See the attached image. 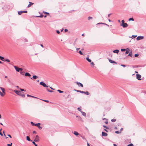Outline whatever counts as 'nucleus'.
I'll use <instances>...</instances> for the list:
<instances>
[{
    "mask_svg": "<svg viewBox=\"0 0 146 146\" xmlns=\"http://www.w3.org/2000/svg\"><path fill=\"white\" fill-rule=\"evenodd\" d=\"M14 92L18 95L21 96L23 98H25V95L24 94H22L21 92L16 90H14Z\"/></svg>",
    "mask_w": 146,
    "mask_h": 146,
    "instance_id": "1",
    "label": "nucleus"
},
{
    "mask_svg": "<svg viewBox=\"0 0 146 146\" xmlns=\"http://www.w3.org/2000/svg\"><path fill=\"white\" fill-rule=\"evenodd\" d=\"M0 89L2 90V93L0 91V95L1 96L3 97V96L5 94V89L4 88L2 87H0Z\"/></svg>",
    "mask_w": 146,
    "mask_h": 146,
    "instance_id": "2",
    "label": "nucleus"
},
{
    "mask_svg": "<svg viewBox=\"0 0 146 146\" xmlns=\"http://www.w3.org/2000/svg\"><path fill=\"white\" fill-rule=\"evenodd\" d=\"M39 137L38 135H36V137L34 140V141L35 142H38L39 141Z\"/></svg>",
    "mask_w": 146,
    "mask_h": 146,
    "instance_id": "3",
    "label": "nucleus"
},
{
    "mask_svg": "<svg viewBox=\"0 0 146 146\" xmlns=\"http://www.w3.org/2000/svg\"><path fill=\"white\" fill-rule=\"evenodd\" d=\"M40 84L42 86L44 87H48V86H47L43 82H40Z\"/></svg>",
    "mask_w": 146,
    "mask_h": 146,
    "instance_id": "4",
    "label": "nucleus"
},
{
    "mask_svg": "<svg viewBox=\"0 0 146 146\" xmlns=\"http://www.w3.org/2000/svg\"><path fill=\"white\" fill-rule=\"evenodd\" d=\"M121 25L122 26L123 28H125L127 27L128 25L126 23H125L123 24H121Z\"/></svg>",
    "mask_w": 146,
    "mask_h": 146,
    "instance_id": "5",
    "label": "nucleus"
},
{
    "mask_svg": "<svg viewBox=\"0 0 146 146\" xmlns=\"http://www.w3.org/2000/svg\"><path fill=\"white\" fill-rule=\"evenodd\" d=\"M144 38V37L142 36H138L136 38V39L137 40H140L143 39Z\"/></svg>",
    "mask_w": 146,
    "mask_h": 146,
    "instance_id": "6",
    "label": "nucleus"
},
{
    "mask_svg": "<svg viewBox=\"0 0 146 146\" xmlns=\"http://www.w3.org/2000/svg\"><path fill=\"white\" fill-rule=\"evenodd\" d=\"M76 83L79 87H83V85L80 82H77Z\"/></svg>",
    "mask_w": 146,
    "mask_h": 146,
    "instance_id": "7",
    "label": "nucleus"
},
{
    "mask_svg": "<svg viewBox=\"0 0 146 146\" xmlns=\"http://www.w3.org/2000/svg\"><path fill=\"white\" fill-rule=\"evenodd\" d=\"M136 78L138 80H141V79L140 78L141 77V76L139 74H137L136 75Z\"/></svg>",
    "mask_w": 146,
    "mask_h": 146,
    "instance_id": "8",
    "label": "nucleus"
},
{
    "mask_svg": "<svg viewBox=\"0 0 146 146\" xmlns=\"http://www.w3.org/2000/svg\"><path fill=\"white\" fill-rule=\"evenodd\" d=\"M82 94H85L87 95H89L90 94L89 93L88 91L84 92L83 91H82Z\"/></svg>",
    "mask_w": 146,
    "mask_h": 146,
    "instance_id": "9",
    "label": "nucleus"
},
{
    "mask_svg": "<svg viewBox=\"0 0 146 146\" xmlns=\"http://www.w3.org/2000/svg\"><path fill=\"white\" fill-rule=\"evenodd\" d=\"M107 135H108V134L106 133L105 132H102V136L106 137Z\"/></svg>",
    "mask_w": 146,
    "mask_h": 146,
    "instance_id": "10",
    "label": "nucleus"
},
{
    "mask_svg": "<svg viewBox=\"0 0 146 146\" xmlns=\"http://www.w3.org/2000/svg\"><path fill=\"white\" fill-rule=\"evenodd\" d=\"M14 67L16 71L18 72H19V68L17 67L16 66H14Z\"/></svg>",
    "mask_w": 146,
    "mask_h": 146,
    "instance_id": "11",
    "label": "nucleus"
},
{
    "mask_svg": "<svg viewBox=\"0 0 146 146\" xmlns=\"http://www.w3.org/2000/svg\"><path fill=\"white\" fill-rule=\"evenodd\" d=\"M21 40L22 41H23L25 42H28V40L26 38H23L21 39Z\"/></svg>",
    "mask_w": 146,
    "mask_h": 146,
    "instance_id": "12",
    "label": "nucleus"
},
{
    "mask_svg": "<svg viewBox=\"0 0 146 146\" xmlns=\"http://www.w3.org/2000/svg\"><path fill=\"white\" fill-rule=\"evenodd\" d=\"M25 76H26L30 77L31 76V75L29 73L26 72L25 73Z\"/></svg>",
    "mask_w": 146,
    "mask_h": 146,
    "instance_id": "13",
    "label": "nucleus"
},
{
    "mask_svg": "<svg viewBox=\"0 0 146 146\" xmlns=\"http://www.w3.org/2000/svg\"><path fill=\"white\" fill-rule=\"evenodd\" d=\"M109 62L111 63H117L113 61L111 59L109 60Z\"/></svg>",
    "mask_w": 146,
    "mask_h": 146,
    "instance_id": "14",
    "label": "nucleus"
},
{
    "mask_svg": "<svg viewBox=\"0 0 146 146\" xmlns=\"http://www.w3.org/2000/svg\"><path fill=\"white\" fill-rule=\"evenodd\" d=\"M119 50H114L113 51V52L114 53H117V54L119 52Z\"/></svg>",
    "mask_w": 146,
    "mask_h": 146,
    "instance_id": "15",
    "label": "nucleus"
},
{
    "mask_svg": "<svg viewBox=\"0 0 146 146\" xmlns=\"http://www.w3.org/2000/svg\"><path fill=\"white\" fill-rule=\"evenodd\" d=\"M26 139H27V140L29 141H32V140L30 139V137L28 136H27Z\"/></svg>",
    "mask_w": 146,
    "mask_h": 146,
    "instance_id": "16",
    "label": "nucleus"
},
{
    "mask_svg": "<svg viewBox=\"0 0 146 146\" xmlns=\"http://www.w3.org/2000/svg\"><path fill=\"white\" fill-rule=\"evenodd\" d=\"M86 59L89 62H91L92 61L89 58L88 56L86 57Z\"/></svg>",
    "mask_w": 146,
    "mask_h": 146,
    "instance_id": "17",
    "label": "nucleus"
},
{
    "mask_svg": "<svg viewBox=\"0 0 146 146\" xmlns=\"http://www.w3.org/2000/svg\"><path fill=\"white\" fill-rule=\"evenodd\" d=\"M29 4L28 5V7H30L31 5H33V3L32 2H29Z\"/></svg>",
    "mask_w": 146,
    "mask_h": 146,
    "instance_id": "18",
    "label": "nucleus"
},
{
    "mask_svg": "<svg viewBox=\"0 0 146 146\" xmlns=\"http://www.w3.org/2000/svg\"><path fill=\"white\" fill-rule=\"evenodd\" d=\"M103 120H106V121L105 122V123H106V124H107L108 123V119L106 118H103Z\"/></svg>",
    "mask_w": 146,
    "mask_h": 146,
    "instance_id": "19",
    "label": "nucleus"
},
{
    "mask_svg": "<svg viewBox=\"0 0 146 146\" xmlns=\"http://www.w3.org/2000/svg\"><path fill=\"white\" fill-rule=\"evenodd\" d=\"M23 13H24L23 11H20L18 12V14L19 15H21Z\"/></svg>",
    "mask_w": 146,
    "mask_h": 146,
    "instance_id": "20",
    "label": "nucleus"
},
{
    "mask_svg": "<svg viewBox=\"0 0 146 146\" xmlns=\"http://www.w3.org/2000/svg\"><path fill=\"white\" fill-rule=\"evenodd\" d=\"M27 97H32V98H38L36 97H34V96H31L30 95H29V94H27Z\"/></svg>",
    "mask_w": 146,
    "mask_h": 146,
    "instance_id": "21",
    "label": "nucleus"
},
{
    "mask_svg": "<svg viewBox=\"0 0 146 146\" xmlns=\"http://www.w3.org/2000/svg\"><path fill=\"white\" fill-rule=\"evenodd\" d=\"M74 134L76 136H77L79 134L76 131H74Z\"/></svg>",
    "mask_w": 146,
    "mask_h": 146,
    "instance_id": "22",
    "label": "nucleus"
},
{
    "mask_svg": "<svg viewBox=\"0 0 146 146\" xmlns=\"http://www.w3.org/2000/svg\"><path fill=\"white\" fill-rule=\"evenodd\" d=\"M127 49H128V50H125V51H126V52H125V54H128L129 53V48H127Z\"/></svg>",
    "mask_w": 146,
    "mask_h": 146,
    "instance_id": "23",
    "label": "nucleus"
},
{
    "mask_svg": "<svg viewBox=\"0 0 146 146\" xmlns=\"http://www.w3.org/2000/svg\"><path fill=\"white\" fill-rule=\"evenodd\" d=\"M81 113H82V115L84 116H86V113L85 112H83V111H81Z\"/></svg>",
    "mask_w": 146,
    "mask_h": 146,
    "instance_id": "24",
    "label": "nucleus"
},
{
    "mask_svg": "<svg viewBox=\"0 0 146 146\" xmlns=\"http://www.w3.org/2000/svg\"><path fill=\"white\" fill-rule=\"evenodd\" d=\"M128 56H130L131 57H132V53L131 52H129V54Z\"/></svg>",
    "mask_w": 146,
    "mask_h": 146,
    "instance_id": "25",
    "label": "nucleus"
},
{
    "mask_svg": "<svg viewBox=\"0 0 146 146\" xmlns=\"http://www.w3.org/2000/svg\"><path fill=\"white\" fill-rule=\"evenodd\" d=\"M40 125V123H37L35 124V126H37L38 127Z\"/></svg>",
    "mask_w": 146,
    "mask_h": 146,
    "instance_id": "26",
    "label": "nucleus"
},
{
    "mask_svg": "<svg viewBox=\"0 0 146 146\" xmlns=\"http://www.w3.org/2000/svg\"><path fill=\"white\" fill-rule=\"evenodd\" d=\"M77 109L79 111H80L81 112V111H81L82 110H81V107H80L78 108H77Z\"/></svg>",
    "mask_w": 146,
    "mask_h": 146,
    "instance_id": "27",
    "label": "nucleus"
},
{
    "mask_svg": "<svg viewBox=\"0 0 146 146\" xmlns=\"http://www.w3.org/2000/svg\"><path fill=\"white\" fill-rule=\"evenodd\" d=\"M116 121V119H111V121L112 122H115Z\"/></svg>",
    "mask_w": 146,
    "mask_h": 146,
    "instance_id": "28",
    "label": "nucleus"
},
{
    "mask_svg": "<svg viewBox=\"0 0 146 146\" xmlns=\"http://www.w3.org/2000/svg\"><path fill=\"white\" fill-rule=\"evenodd\" d=\"M0 59L3 61H4V58L3 57L0 56Z\"/></svg>",
    "mask_w": 146,
    "mask_h": 146,
    "instance_id": "29",
    "label": "nucleus"
},
{
    "mask_svg": "<svg viewBox=\"0 0 146 146\" xmlns=\"http://www.w3.org/2000/svg\"><path fill=\"white\" fill-rule=\"evenodd\" d=\"M75 90V91L77 92H80V93H82V92H82V91L79 90Z\"/></svg>",
    "mask_w": 146,
    "mask_h": 146,
    "instance_id": "30",
    "label": "nucleus"
},
{
    "mask_svg": "<svg viewBox=\"0 0 146 146\" xmlns=\"http://www.w3.org/2000/svg\"><path fill=\"white\" fill-rule=\"evenodd\" d=\"M91 64L92 67H93L94 66V64L93 62H91Z\"/></svg>",
    "mask_w": 146,
    "mask_h": 146,
    "instance_id": "31",
    "label": "nucleus"
},
{
    "mask_svg": "<svg viewBox=\"0 0 146 146\" xmlns=\"http://www.w3.org/2000/svg\"><path fill=\"white\" fill-rule=\"evenodd\" d=\"M36 16L37 17H43V15H40L39 16Z\"/></svg>",
    "mask_w": 146,
    "mask_h": 146,
    "instance_id": "32",
    "label": "nucleus"
},
{
    "mask_svg": "<svg viewBox=\"0 0 146 146\" xmlns=\"http://www.w3.org/2000/svg\"><path fill=\"white\" fill-rule=\"evenodd\" d=\"M37 78V76L36 75L33 76V78L34 79H36Z\"/></svg>",
    "mask_w": 146,
    "mask_h": 146,
    "instance_id": "33",
    "label": "nucleus"
},
{
    "mask_svg": "<svg viewBox=\"0 0 146 146\" xmlns=\"http://www.w3.org/2000/svg\"><path fill=\"white\" fill-rule=\"evenodd\" d=\"M35 141H33L32 142L33 143L35 146H37V145L35 143Z\"/></svg>",
    "mask_w": 146,
    "mask_h": 146,
    "instance_id": "34",
    "label": "nucleus"
},
{
    "mask_svg": "<svg viewBox=\"0 0 146 146\" xmlns=\"http://www.w3.org/2000/svg\"><path fill=\"white\" fill-rule=\"evenodd\" d=\"M57 91L60 93H62L63 92V91H61L59 90H58Z\"/></svg>",
    "mask_w": 146,
    "mask_h": 146,
    "instance_id": "35",
    "label": "nucleus"
},
{
    "mask_svg": "<svg viewBox=\"0 0 146 146\" xmlns=\"http://www.w3.org/2000/svg\"><path fill=\"white\" fill-rule=\"evenodd\" d=\"M129 21H134V19L133 18H131L129 19Z\"/></svg>",
    "mask_w": 146,
    "mask_h": 146,
    "instance_id": "36",
    "label": "nucleus"
},
{
    "mask_svg": "<svg viewBox=\"0 0 146 146\" xmlns=\"http://www.w3.org/2000/svg\"><path fill=\"white\" fill-rule=\"evenodd\" d=\"M115 133L117 134H119L121 133V132L120 131H115Z\"/></svg>",
    "mask_w": 146,
    "mask_h": 146,
    "instance_id": "37",
    "label": "nucleus"
},
{
    "mask_svg": "<svg viewBox=\"0 0 146 146\" xmlns=\"http://www.w3.org/2000/svg\"><path fill=\"white\" fill-rule=\"evenodd\" d=\"M47 90L49 92H53V91H52V90H50L49 89H47Z\"/></svg>",
    "mask_w": 146,
    "mask_h": 146,
    "instance_id": "38",
    "label": "nucleus"
},
{
    "mask_svg": "<svg viewBox=\"0 0 146 146\" xmlns=\"http://www.w3.org/2000/svg\"><path fill=\"white\" fill-rule=\"evenodd\" d=\"M4 61H6L8 62H9L10 61V60L8 59H5V60H4Z\"/></svg>",
    "mask_w": 146,
    "mask_h": 146,
    "instance_id": "39",
    "label": "nucleus"
},
{
    "mask_svg": "<svg viewBox=\"0 0 146 146\" xmlns=\"http://www.w3.org/2000/svg\"><path fill=\"white\" fill-rule=\"evenodd\" d=\"M31 124L33 125V126H34V125H35V124L33 122L31 121Z\"/></svg>",
    "mask_w": 146,
    "mask_h": 146,
    "instance_id": "40",
    "label": "nucleus"
},
{
    "mask_svg": "<svg viewBox=\"0 0 146 146\" xmlns=\"http://www.w3.org/2000/svg\"><path fill=\"white\" fill-rule=\"evenodd\" d=\"M127 146H134V145L132 143H130V144L128 145Z\"/></svg>",
    "mask_w": 146,
    "mask_h": 146,
    "instance_id": "41",
    "label": "nucleus"
},
{
    "mask_svg": "<svg viewBox=\"0 0 146 146\" xmlns=\"http://www.w3.org/2000/svg\"><path fill=\"white\" fill-rule=\"evenodd\" d=\"M2 130V129H1L0 130V135L1 136H3V134L1 133V131Z\"/></svg>",
    "mask_w": 146,
    "mask_h": 146,
    "instance_id": "42",
    "label": "nucleus"
},
{
    "mask_svg": "<svg viewBox=\"0 0 146 146\" xmlns=\"http://www.w3.org/2000/svg\"><path fill=\"white\" fill-rule=\"evenodd\" d=\"M42 100L44 101L45 102H47V103H48L49 102V101L47 100Z\"/></svg>",
    "mask_w": 146,
    "mask_h": 146,
    "instance_id": "43",
    "label": "nucleus"
},
{
    "mask_svg": "<svg viewBox=\"0 0 146 146\" xmlns=\"http://www.w3.org/2000/svg\"><path fill=\"white\" fill-rule=\"evenodd\" d=\"M79 53L81 55H83V54L81 50H80L79 52Z\"/></svg>",
    "mask_w": 146,
    "mask_h": 146,
    "instance_id": "44",
    "label": "nucleus"
},
{
    "mask_svg": "<svg viewBox=\"0 0 146 146\" xmlns=\"http://www.w3.org/2000/svg\"><path fill=\"white\" fill-rule=\"evenodd\" d=\"M12 145V143H11L10 144H7V146H11Z\"/></svg>",
    "mask_w": 146,
    "mask_h": 146,
    "instance_id": "45",
    "label": "nucleus"
},
{
    "mask_svg": "<svg viewBox=\"0 0 146 146\" xmlns=\"http://www.w3.org/2000/svg\"><path fill=\"white\" fill-rule=\"evenodd\" d=\"M88 20H90V19H92V17H89L88 18Z\"/></svg>",
    "mask_w": 146,
    "mask_h": 146,
    "instance_id": "46",
    "label": "nucleus"
},
{
    "mask_svg": "<svg viewBox=\"0 0 146 146\" xmlns=\"http://www.w3.org/2000/svg\"><path fill=\"white\" fill-rule=\"evenodd\" d=\"M125 50H126V49H121V51L122 52L125 51Z\"/></svg>",
    "mask_w": 146,
    "mask_h": 146,
    "instance_id": "47",
    "label": "nucleus"
},
{
    "mask_svg": "<svg viewBox=\"0 0 146 146\" xmlns=\"http://www.w3.org/2000/svg\"><path fill=\"white\" fill-rule=\"evenodd\" d=\"M20 73L21 74L24 75V72L21 71L20 72Z\"/></svg>",
    "mask_w": 146,
    "mask_h": 146,
    "instance_id": "48",
    "label": "nucleus"
},
{
    "mask_svg": "<svg viewBox=\"0 0 146 146\" xmlns=\"http://www.w3.org/2000/svg\"><path fill=\"white\" fill-rule=\"evenodd\" d=\"M139 56V54H135V57H137Z\"/></svg>",
    "mask_w": 146,
    "mask_h": 146,
    "instance_id": "49",
    "label": "nucleus"
},
{
    "mask_svg": "<svg viewBox=\"0 0 146 146\" xmlns=\"http://www.w3.org/2000/svg\"><path fill=\"white\" fill-rule=\"evenodd\" d=\"M101 24H104V25H106L108 26V27H109V25H108L106 24H105V23H101Z\"/></svg>",
    "mask_w": 146,
    "mask_h": 146,
    "instance_id": "50",
    "label": "nucleus"
},
{
    "mask_svg": "<svg viewBox=\"0 0 146 146\" xmlns=\"http://www.w3.org/2000/svg\"><path fill=\"white\" fill-rule=\"evenodd\" d=\"M38 127L40 129H42V127L40 126V125L38 126Z\"/></svg>",
    "mask_w": 146,
    "mask_h": 146,
    "instance_id": "51",
    "label": "nucleus"
},
{
    "mask_svg": "<svg viewBox=\"0 0 146 146\" xmlns=\"http://www.w3.org/2000/svg\"><path fill=\"white\" fill-rule=\"evenodd\" d=\"M103 126L104 127H105L106 129H108V128L105 125H104Z\"/></svg>",
    "mask_w": 146,
    "mask_h": 146,
    "instance_id": "52",
    "label": "nucleus"
},
{
    "mask_svg": "<svg viewBox=\"0 0 146 146\" xmlns=\"http://www.w3.org/2000/svg\"><path fill=\"white\" fill-rule=\"evenodd\" d=\"M43 12L44 14H48V15L49 14V13L48 12Z\"/></svg>",
    "mask_w": 146,
    "mask_h": 146,
    "instance_id": "53",
    "label": "nucleus"
},
{
    "mask_svg": "<svg viewBox=\"0 0 146 146\" xmlns=\"http://www.w3.org/2000/svg\"><path fill=\"white\" fill-rule=\"evenodd\" d=\"M56 33H57L59 34L60 33V32L58 30H57L56 31Z\"/></svg>",
    "mask_w": 146,
    "mask_h": 146,
    "instance_id": "54",
    "label": "nucleus"
},
{
    "mask_svg": "<svg viewBox=\"0 0 146 146\" xmlns=\"http://www.w3.org/2000/svg\"><path fill=\"white\" fill-rule=\"evenodd\" d=\"M121 22H122V23L121 24H123L124 23H124V21L123 20H122L121 21Z\"/></svg>",
    "mask_w": 146,
    "mask_h": 146,
    "instance_id": "55",
    "label": "nucleus"
},
{
    "mask_svg": "<svg viewBox=\"0 0 146 146\" xmlns=\"http://www.w3.org/2000/svg\"><path fill=\"white\" fill-rule=\"evenodd\" d=\"M121 66L123 67H125L126 66L125 65L123 64H121Z\"/></svg>",
    "mask_w": 146,
    "mask_h": 146,
    "instance_id": "56",
    "label": "nucleus"
},
{
    "mask_svg": "<svg viewBox=\"0 0 146 146\" xmlns=\"http://www.w3.org/2000/svg\"><path fill=\"white\" fill-rule=\"evenodd\" d=\"M7 135L10 138H12V137L11 136L9 135V134H8Z\"/></svg>",
    "mask_w": 146,
    "mask_h": 146,
    "instance_id": "57",
    "label": "nucleus"
},
{
    "mask_svg": "<svg viewBox=\"0 0 146 146\" xmlns=\"http://www.w3.org/2000/svg\"><path fill=\"white\" fill-rule=\"evenodd\" d=\"M132 36L134 38H135L137 36V35H132Z\"/></svg>",
    "mask_w": 146,
    "mask_h": 146,
    "instance_id": "58",
    "label": "nucleus"
},
{
    "mask_svg": "<svg viewBox=\"0 0 146 146\" xmlns=\"http://www.w3.org/2000/svg\"><path fill=\"white\" fill-rule=\"evenodd\" d=\"M68 31V30L67 29H64V31L65 32H66Z\"/></svg>",
    "mask_w": 146,
    "mask_h": 146,
    "instance_id": "59",
    "label": "nucleus"
},
{
    "mask_svg": "<svg viewBox=\"0 0 146 146\" xmlns=\"http://www.w3.org/2000/svg\"><path fill=\"white\" fill-rule=\"evenodd\" d=\"M20 90L22 91H24V89H23L20 88Z\"/></svg>",
    "mask_w": 146,
    "mask_h": 146,
    "instance_id": "60",
    "label": "nucleus"
},
{
    "mask_svg": "<svg viewBox=\"0 0 146 146\" xmlns=\"http://www.w3.org/2000/svg\"><path fill=\"white\" fill-rule=\"evenodd\" d=\"M23 70V69L22 68H19V71H22V70Z\"/></svg>",
    "mask_w": 146,
    "mask_h": 146,
    "instance_id": "61",
    "label": "nucleus"
},
{
    "mask_svg": "<svg viewBox=\"0 0 146 146\" xmlns=\"http://www.w3.org/2000/svg\"><path fill=\"white\" fill-rule=\"evenodd\" d=\"M24 11V13H27V11Z\"/></svg>",
    "mask_w": 146,
    "mask_h": 146,
    "instance_id": "62",
    "label": "nucleus"
},
{
    "mask_svg": "<svg viewBox=\"0 0 146 146\" xmlns=\"http://www.w3.org/2000/svg\"><path fill=\"white\" fill-rule=\"evenodd\" d=\"M123 128H121V129L119 131H120L121 132V131L123 130Z\"/></svg>",
    "mask_w": 146,
    "mask_h": 146,
    "instance_id": "63",
    "label": "nucleus"
},
{
    "mask_svg": "<svg viewBox=\"0 0 146 146\" xmlns=\"http://www.w3.org/2000/svg\"><path fill=\"white\" fill-rule=\"evenodd\" d=\"M113 145L114 146H117V145L115 144H114Z\"/></svg>",
    "mask_w": 146,
    "mask_h": 146,
    "instance_id": "64",
    "label": "nucleus"
}]
</instances>
